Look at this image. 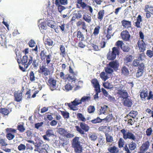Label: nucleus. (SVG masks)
Wrapping results in <instances>:
<instances>
[{"label":"nucleus","mask_w":153,"mask_h":153,"mask_svg":"<svg viewBox=\"0 0 153 153\" xmlns=\"http://www.w3.org/2000/svg\"><path fill=\"white\" fill-rule=\"evenodd\" d=\"M82 143L79 140V138L76 137L71 141L72 147L74 149L75 152L81 153L82 152Z\"/></svg>","instance_id":"f257e3e1"},{"label":"nucleus","mask_w":153,"mask_h":153,"mask_svg":"<svg viewBox=\"0 0 153 153\" xmlns=\"http://www.w3.org/2000/svg\"><path fill=\"white\" fill-rule=\"evenodd\" d=\"M119 53L118 48L114 47L112 48V51H110L107 54V58L109 60H114L115 59L117 55H118Z\"/></svg>","instance_id":"f03ea898"},{"label":"nucleus","mask_w":153,"mask_h":153,"mask_svg":"<svg viewBox=\"0 0 153 153\" xmlns=\"http://www.w3.org/2000/svg\"><path fill=\"white\" fill-rule=\"evenodd\" d=\"M18 51V50L15 49V53L16 55L17 62L19 64L22 63L23 65H24L25 66L26 65V64L28 62L29 58H28L27 56L25 55L23 56L22 59L21 58V56H20V59H19L20 55L19 53L17 52Z\"/></svg>","instance_id":"7ed1b4c3"},{"label":"nucleus","mask_w":153,"mask_h":153,"mask_svg":"<svg viewBox=\"0 0 153 153\" xmlns=\"http://www.w3.org/2000/svg\"><path fill=\"white\" fill-rule=\"evenodd\" d=\"M120 131L123 134V138L125 140L128 139L135 140L136 139V136L132 133L130 132L126 133V131L124 129L121 130Z\"/></svg>","instance_id":"20e7f679"},{"label":"nucleus","mask_w":153,"mask_h":153,"mask_svg":"<svg viewBox=\"0 0 153 153\" xmlns=\"http://www.w3.org/2000/svg\"><path fill=\"white\" fill-rule=\"evenodd\" d=\"M144 10L146 13V17L147 19H149L151 17V14L153 15V6L146 5Z\"/></svg>","instance_id":"39448f33"},{"label":"nucleus","mask_w":153,"mask_h":153,"mask_svg":"<svg viewBox=\"0 0 153 153\" xmlns=\"http://www.w3.org/2000/svg\"><path fill=\"white\" fill-rule=\"evenodd\" d=\"M39 61L37 59H33L32 56H30L28 59V61L26 64V67L30 66L31 67H37L38 66Z\"/></svg>","instance_id":"423d86ee"},{"label":"nucleus","mask_w":153,"mask_h":153,"mask_svg":"<svg viewBox=\"0 0 153 153\" xmlns=\"http://www.w3.org/2000/svg\"><path fill=\"white\" fill-rule=\"evenodd\" d=\"M139 50L140 52H144L146 50V44L143 40H139L137 43Z\"/></svg>","instance_id":"0eeeda50"},{"label":"nucleus","mask_w":153,"mask_h":153,"mask_svg":"<svg viewBox=\"0 0 153 153\" xmlns=\"http://www.w3.org/2000/svg\"><path fill=\"white\" fill-rule=\"evenodd\" d=\"M48 85L52 91L56 88V81L53 78H51L48 80Z\"/></svg>","instance_id":"6e6552de"},{"label":"nucleus","mask_w":153,"mask_h":153,"mask_svg":"<svg viewBox=\"0 0 153 153\" xmlns=\"http://www.w3.org/2000/svg\"><path fill=\"white\" fill-rule=\"evenodd\" d=\"M112 25L111 24L109 25L108 27L105 30V33L106 34V37L107 38V40L109 39L111 36H113L112 33Z\"/></svg>","instance_id":"1a4fd4ad"},{"label":"nucleus","mask_w":153,"mask_h":153,"mask_svg":"<svg viewBox=\"0 0 153 153\" xmlns=\"http://www.w3.org/2000/svg\"><path fill=\"white\" fill-rule=\"evenodd\" d=\"M122 38L124 41H127L129 40L130 35L127 30H123L121 33Z\"/></svg>","instance_id":"9d476101"},{"label":"nucleus","mask_w":153,"mask_h":153,"mask_svg":"<svg viewBox=\"0 0 153 153\" xmlns=\"http://www.w3.org/2000/svg\"><path fill=\"white\" fill-rule=\"evenodd\" d=\"M76 25L78 27L85 30L87 32L86 24L85 22L82 21V20L79 21L76 23Z\"/></svg>","instance_id":"9b49d317"},{"label":"nucleus","mask_w":153,"mask_h":153,"mask_svg":"<svg viewBox=\"0 0 153 153\" xmlns=\"http://www.w3.org/2000/svg\"><path fill=\"white\" fill-rule=\"evenodd\" d=\"M149 146V143L148 141L146 142L140 147V153H143L148 149Z\"/></svg>","instance_id":"f8f14e48"},{"label":"nucleus","mask_w":153,"mask_h":153,"mask_svg":"<svg viewBox=\"0 0 153 153\" xmlns=\"http://www.w3.org/2000/svg\"><path fill=\"white\" fill-rule=\"evenodd\" d=\"M122 25L123 27L126 29L131 28V22L130 21L124 19L121 21Z\"/></svg>","instance_id":"ddd939ff"},{"label":"nucleus","mask_w":153,"mask_h":153,"mask_svg":"<svg viewBox=\"0 0 153 153\" xmlns=\"http://www.w3.org/2000/svg\"><path fill=\"white\" fill-rule=\"evenodd\" d=\"M81 11H78L76 13H74L73 14L71 21H75L76 19H79L82 17V14L81 13Z\"/></svg>","instance_id":"4468645a"},{"label":"nucleus","mask_w":153,"mask_h":153,"mask_svg":"<svg viewBox=\"0 0 153 153\" xmlns=\"http://www.w3.org/2000/svg\"><path fill=\"white\" fill-rule=\"evenodd\" d=\"M39 73L45 76L48 75L50 73V71L48 69L46 68H40V69L39 70Z\"/></svg>","instance_id":"2eb2a0df"},{"label":"nucleus","mask_w":153,"mask_h":153,"mask_svg":"<svg viewBox=\"0 0 153 153\" xmlns=\"http://www.w3.org/2000/svg\"><path fill=\"white\" fill-rule=\"evenodd\" d=\"M123 104L125 106L128 107H131L132 104V100L127 97L123 99Z\"/></svg>","instance_id":"dca6fc26"},{"label":"nucleus","mask_w":153,"mask_h":153,"mask_svg":"<svg viewBox=\"0 0 153 153\" xmlns=\"http://www.w3.org/2000/svg\"><path fill=\"white\" fill-rule=\"evenodd\" d=\"M82 19L88 23H90L91 22V16L88 15L87 13H85L83 15Z\"/></svg>","instance_id":"f3484780"},{"label":"nucleus","mask_w":153,"mask_h":153,"mask_svg":"<svg viewBox=\"0 0 153 153\" xmlns=\"http://www.w3.org/2000/svg\"><path fill=\"white\" fill-rule=\"evenodd\" d=\"M108 106L106 105H104L101 107L99 112V114H105L108 113Z\"/></svg>","instance_id":"a211bd4d"},{"label":"nucleus","mask_w":153,"mask_h":153,"mask_svg":"<svg viewBox=\"0 0 153 153\" xmlns=\"http://www.w3.org/2000/svg\"><path fill=\"white\" fill-rule=\"evenodd\" d=\"M117 94L119 95L120 97L123 98V99L126 98L128 97L127 92L125 88Z\"/></svg>","instance_id":"6ab92c4d"},{"label":"nucleus","mask_w":153,"mask_h":153,"mask_svg":"<svg viewBox=\"0 0 153 153\" xmlns=\"http://www.w3.org/2000/svg\"><path fill=\"white\" fill-rule=\"evenodd\" d=\"M60 55L62 57H65L66 56V53L65 51V49L64 46L60 45Z\"/></svg>","instance_id":"aec40b11"},{"label":"nucleus","mask_w":153,"mask_h":153,"mask_svg":"<svg viewBox=\"0 0 153 153\" xmlns=\"http://www.w3.org/2000/svg\"><path fill=\"white\" fill-rule=\"evenodd\" d=\"M110 62L107 65L109 67H118L119 66V63L118 60H115L114 61Z\"/></svg>","instance_id":"412c9836"},{"label":"nucleus","mask_w":153,"mask_h":153,"mask_svg":"<svg viewBox=\"0 0 153 153\" xmlns=\"http://www.w3.org/2000/svg\"><path fill=\"white\" fill-rule=\"evenodd\" d=\"M76 36L77 39L79 41H83L85 39L84 35L80 30L77 31Z\"/></svg>","instance_id":"4be33fe9"},{"label":"nucleus","mask_w":153,"mask_h":153,"mask_svg":"<svg viewBox=\"0 0 153 153\" xmlns=\"http://www.w3.org/2000/svg\"><path fill=\"white\" fill-rule=\"evenodd\" d=\"M105 14V10H102L99 11L97 15V18L100 21H101L103 19Z\"/></svg>","instance_id":"5701e85b"},{"label":"nucleus","mask_w":153,"mask_h":153,"mask_svg":"<svg viewBox=\"0 0 153 153\" xmlns=\"http://www.w3.org/2000/svg\"><path fill=\"white\" fill-rule=\"evenodd\" d=\"M133 59V56L131 55H127L124 58V61L125 63L127 64L131 62Z\"/></svg>","instance_id":"b1692460"},{"label":"nucleus","mask_w":153,"mask_h":153,"mask_svg":"<svg viewBox=\"0 0 153 153\" xmlns=\"http://www.w3.org/2000/svg\"><path fill=\"white\" fill-rule=\"evenodd\" d=\"M81 128L85 132L88 131L89 129V127L87 124L84 123H81L80 124Z\"/></svg>","instance_id":"393cba45"},{"label":"nucleus","mask_w":153,"mask_h":153,"mask_svg":"<svg viewBox=\"0 0 153 153\" xmlns=\"http://www.w3.org/2000/svg\"><path fill=\"white\" fill-rule=\"evenodd\" d=\"M133 65L134 67H144V65L143 63L140 64L139 61L137 59H135L133 63Z\"/></svg>","instance_id":"a878e982"},{"label":"nucleus","mask_w":153,"mask_h":153,"mask_svg":"<svg viewBox=\"0 0 153 153\" xmlns=\"http://www.w3.org/2000/svg\"><path fill=\"white\" fill-rule=\"evenodd\" d=\"M46 22L47 25L48 26L50 27L51 28H53L55 27L56 23L54 21L48 19Z\"/></svg>","instance_id":"bb28decb"},{"label":"nucleus","mask_w":153,"mask_h":153,"mask_svg":"<svg viewBox=\"0 0 153 153\" xmlns=\"http://www.w3.org/2000/svg\"><path fill=\"white\" fill-rule=\"evenodd\" d=\"M47 52L45 50H42L41 51L40 54V56L42 60H45L48 55H47Z\"/></svg>","instance_id":"cd10ccee"},{"label":"nucleus","mask_w":153,"mask_h":153,"mask_svg":"<svg viewBox=\"0 0 153 153\" xmlns=\"http://www.w3.org/2000/svg\"><path fill=\"white\" fill-rule=\"evenodd\" d=\"M89 139L92 141H95L97 138V134L94 133H91L89 134Z\"/></svg>","instance_id":"c85d7f7f"},{"label":"nucleus","mask_w":153,"mask_h":153,"mask_svg":"<svg viewBox=\"0 0 153 153\" xmlns=\"http://www.w3.org/2000/svg\"><path fill=\"white\" fill-rule=\"evenodd\" d=\"M137 114L138 112L137 111H132L127 115V117H130L134 119L136 117Z\"/></svg>","instance_id":"c756f323"},{"label":"nucleus","mask_w":153,"mask_h":153,"mask_svg":"<svg viewBox=\"0 0 153 153\" xmlns=\"http://www.w3.org/2000/svg\"><path fill=\"white\" fill-rule=\"evenodd\" d=\"M114 88L115 90L118 91L117 94L125 88V87L123 85H115L114 86Z\"/></svg>","instance_id":"7c9ffc66"},{"label":"nucleus","mask_w":153,"mask_h":153,"mask_svg":"<svg viewBox=\"0 0 153 153\" xmlns=\"http://www.w3.org/2000/svg\"><path fill=\"white\" fill-rule=\"evenodd\" d=\"M108 150L110 153H117L118 152L117 148L115 146L109 147L108 149Z\"/></svg>","instance_id":"2f4dec72"},{"label":"nucleus","mask_w":153,"mask_h":153,"mask_svg":"<svg viewBox=\"0 0 153 153\" xmlns=\"http://www.w3.org/2000/svg\"><path fill=\"white\" fill-rule=\"evenodd\" d=\"M15 100L17 102H20L22 100V93H17L15 95Z\"/></svg>","instance_id":"473e14b6"},{"label":"nucleus","mask_w":153,"mask_h":153,"mask_svg":"<svg viewBox=\"0 0 153 153\" xmlns=\"http://www.w3.org/2000/svg\"><path fill=\"white\" fill-rule=\"evenodd\" d=\"M148 95V93L147 91H142L140 92V97L143 100V99H145L146 97H147Z\"/></svg>","instance_id":"72a5a7b5"},{"label":"nucleus","mask_w":153,"mask_h":153,"mask_svg":"<svg viewBox=\"0 0 153 153\" xmlns=\"http://www.w3.org/2000/svg\"><path fill=\"white\" fill-rule=\"evenodd\" d=\"M11 111V109L8 110L6 108H1L0 109V112L4 115H7L9 112Z\"/></svg>","instance_id":"f704fd0d"},{"label":"nucleus","mask_w":153,"mask_h":153,"mask_svg":"<svg viewBox=\"0 0 153 153\" xmlns=\"http://www.w3.org/2000/svg\"><path fill=\"white\" fill-rule=\"evenodd\" d=\"M67 0H56L55 1V4L56 5H59V4L66 5L67 4Z\"/></svg>","instance_id":"c9c22d12"},{"label":"nucleus","mask_w":153,"mask_h":153,"mask_svg":"<svg viewBox=\"0 0 153 153\" xmlns=\"http://www.w3.org/2000/svg\"><path fill=\"white\" fill-rule=\"evenodd\" d=\"M137 144L133 141L131 142L128 145L129 149L132 151L134 150L136 148Z\"/></svg>","instance_id":"e433bc0d"},{"label":"nucleus","mask_w":153,"mask_h":153,"mask_svg":"<svg viewBox=\"0 0 153 153\" xmlns=\"http://www.w3.org/2000/svg\"><path fill=\"white\" fill-rule=\"evenodd\" d=\"M113 69L116 70L118 69L117 68H106L105 71L107 74H110L113 72Z\"/></svg>","instance_id":"4c0bfd02"},{"label":"nucleus","mask_w":153,"mask_h":153,"mask_svg":"<svg viewBox=\"0 0 153 153\" xmlns=\"http://www.w3.org/2000/svg\"><path fill=\"white\" fill-rule=\"evenodd\" d=\"M122 51L125 52L127 53L129 52L130 48L129 46L127 45H124L121 48Z\"/></svg>","instance_id":"58836bf2"},{"label":"nucleus","mask_w":153,"mask_h":153,"mask_svg":"<svg viewBox=\"0 0 153 153\" xmlns=\"http://www.w3.org/2000/svg\"><path fill=\"white\" fill-rule=\"evenodd\" d=\"M30 80L32 82H37L36 81V79L37 78H35L34 76V74L33 71L30 72Z\"/></svg>","instance_id":"ea45409f"},{"label":"nucleus","mask_w":153,"mask_h":153,"mask_svg":"<svg viewBox=\"0 0 153 153\" xmlns=\"http://www.w3.org/2000/svg\"><path fill=\"white\" fill-rule=\"evenodd\" d=\"M122 72L124 76H127L129 75V71L126 68H122Z\"/></svg>","instance_id":"a19ab883"},{"label":"nucleus","mask_w":153,"mask_h":153,"mask_svg":"<svg viewBox=\"0 0 153 153\" xmlns=\"http://www.w3.org/2000/svg\"><path fill=\"white\" fill-rule=\"evenodd\" d=\"M77 117L78 119L83 122H85L86 119L83 114L80 113H78L77 114Z\"/></svg>","instance_id":"79ce46f5"},{"label":"nucleus","mask_w":153,"mask_h":153,"mask_svg":"<svg viewBox=\"0 0 153 153\" xmlns=\"http://www.w3.org/2000/svg\"><path fill=\"white\" fill-rule=\"evenodd\" d=\"M43 142L42 140H39L38 142H35L34 146L36 149H38L39 147H40L42 145Z\"/></svg>","instance_id":"37998d69"},{"label":"nucleus","mask_w":153,"mask_h":153,"mask_svg":"<svg viewBox=\"0 0 153 153\" xmlns=\"http://www.w3.org/2000/svg\"><path fill=\"white\" fill-rule=\"evenodd\" d=\"M143 72V68H140L137 71L136 74V76L137 77H139L142 76Z\"/></svg>","instance_id":"c03bdc74"},{"label":"nucleus","mask_w":153,"mask_h":153,"mask_svg":"<svg viewBox=\"0 0 153 153\" xmlns=\"http://www.w3.org/2000/svg\"><path fill=\"white\" fill-rule=\"evenodd\" d=\"M100 76V77L104 81L106 80L108 78L107 74L104 72H101Z\"/></svg>","instance_id":"a18cd8bd"},{"label":"nucleus","mask_w":153,"mask_h":153,"mask_svg":"<svg viewBox=\"0 0 153 153\" xmlns=\"http://www.w3.org/2000/svg\"><path fill=\"white\" fill-rule=\"evenodd\" d=\"M71 103L74 105L76 106L82 104L80 100L78 98L75 99L73 101L71 102Z\"/></svg>","instance_id":"49530a36"},{"label":"nucleus","mask_w":153,"mask_h":153,"mask_svg":"<svg viewBox=\"0 0 153 153\" xmlns=\"http://www.w3.org/2000/svg\"><path fill=\"white\" fill-rule=\"evenodd\" d=\"M61 114L65 119H68L70 117V114L66 111H61Z\"/></svg>","instance_id":"de8ad7c7"},{"label":"nucleus","mask_w":153,"mask_h":153,"mask_svg":"<svg viewBox=\"0 0 153 153\" xmlns=\"http://www.w3.org/2000/svg\"><path fill=\"white\" fill-rule=\"evenodd\" d=\"M147 56L149 58H151L153 56V48H152V50H147L146 52Z\"/></svg>","instance_id":"09e8293b"},{"label":"nucleus","mask_w":153,"mask_h":153,"mask_svg":"<svg viewBox=\"0 0 153 153\" xmlns=\"http://www.w3.org/2000/svg\"><path fill=\"white\" fill-rule=\"evenodd\" d=\"M58 132L60 135L64 136L66 134L67 131L64 128H60L58 130Z\"/></svg>","instance_id":"8fccbe9b"},{"label":"nucleus","mask_w":153,"mask_h":153,"mask_svg":"<svg viewBox=\"0 0 153 153\" xmlns=\"http://www.w3.org/2000/svg\"><path fill=\"white\" fill-rule=\"evenodd\" d=\"M91 100V97L90 96H84L82 97L80 100L82 103V102H88Z\"/></svg>","instance_id":"3c124183"},{"label":"nucleus","mask_w":153,"mask_h":153,"mask_svg":"<svg viewBox=\"0 0 153 153\" xmlns=\"http://www.w3.org/2000/svg\"><path fill=\"white\" fill-rule=\"evenodd\" d=\"M100 29V27L99 26H97L95 28L93 33L94 36H96L98 35L99 33Z\"/></svg>","instance_id":"603ef678"},{"label":"nucleus","mask_w":153,"mask_h":153,"mask_svg":"<svg viewBox=\"0 0 153 153\" xmlns=\"http://www.w3.org/2000/svg\"><path fill=\"white\" fill-rule=\"evenodd\" d=\"M45 44L49 46H52L53 44V41L50 38H48L45 41Z\"/></svg>","instance_id":"864d4df0"},{"label":"nucleus","mask_w":153,"mask_h":153,"mask_svg":"<svg viewBox=\"0 0 153 153\" xmlns=\"http://www.w3.org/2000/svg\"><path fill=\"white\" fill-rule=\"evenodd\" d=\"M113 117L112 115L111 114H108L105 118L102 119L103 120L106 121L107 122H109L112 119Z\"/></svg>","instance_id":"5fc2aeb1"},{"label":"nucleus","mask_w":153,"mask_h":153,"mask_svg":"<svg viewBox=\"0 0 153 153\" xmlns=\"http://www.w3.org/2000/svg\"><path fill=\"white\" fill-rule=\"evenodd\" d=\"M105 136L106 137V140L107 142H112L113 141V138L112 136H110L108 134H106Z\"/></svg>","instance_id":"6e6d98bb"},{"label":"nucleus","mask_w":153,"mask_h":153,"mask_svg":"<svg viewBox=\"0 0 153 153\" xmlns=\"http://www.w3.org/2000/svg\"><path fill=\"white\" fill-rule=\"evenodd\" d=\"M6 43L5 37L4 35L0 36V43L1 45H4Z\"/></svg>","instance_id":"4d7b16f0"},{"label":"nucleus","mask_w":153,"mask_h":153,"mask_svg":"<svg viewBox=\"0 0 153 153\" xmlns=\"http://www.w3.org/2000/svg\"><path fill=\"white\" fill-rule=\"evenodd\" d=\"M68 105L71 108V110H72L73 111H76L78 110V108L76 107L75 106L76 105H75L73 104L72 103H68Z\"/></svg>","instance_id":"13d9d810"},{"label":"nucleus","mask_w":153,"mask_h":153,"mask_svg":"<svg viewBox=\"0 0 153 153\" xmlns=\"http://www.w3.org/2000/svg\"><path fill=\"white\" fill-rule=\"evenodd\" d=\"M95 110V107L93 106H90L88 109V111L89 113H93L94 111Z\"/></svg>","instance_id":"bf43d9fd"},{"label":"nucleus","mask_w":153,"mask_h":153,"mask_svg":"<svg viewBox=\"0 0 153 153\" xmlns=\"http://www.w3.org/2000/svg\"><path fill=\"white\" fill-rule=\"evenodd\" d=\"M103 121L102 119H101L99 117H97L96 119L91 120V122L92 123H96L101 122Z\"/></svg>","instance_id":"052dcab7"},{"label":"nucleus","mask_w":153,"mask_h":153,"mask_svg":"<svg viewBox=\"0 0 153 153\" xmlns=\"http://www.w3.org/2000/svg\"><path fill=\"white\" fill-rule=\"evenodd\" d=\"M18 149L20 151H24L26 149V146L23 144H21L18 146Z\"/></svg>","instance_id":"680f3d73"},{"label":"nucleus","mask_w":153,"mask_h":153,"mask_svg":"<svg viewBox=\"0 0 153 153\" xmlns=\"http://www.w3.org/2000/svg\"><path fill=\"white\" fill-rule=\"evenodd\" d=\"M46 134L48 137H50L52 135H54V133L52 130H48L46 131Z\"/></svg>","instance_id":"e2e57ef3"},{"label":"nucleus","mask_w":153,"mask_h":153,"mask_svg":"<svg viewBox=\"0 0 153 153\" xmlns=\"http://www.w3.org/2000/svg\"><path fill=\"white\" fill-rule=\"evenodd\" d=\"M150 99H152L153 101V92L150 91L149 92V95H148L147 100H149Z\"/></svg>","instance_id":"0e129e2a"},{"label":"nucleus","mask_w":153,"mask_h":153,"mask_svg":"<svg viewBox=\"0 0 153 153\" xmlns=\"http://www.w3.org/2000/svg\"><path fill=\"white\" fill-rule=\"evenodd\" d=\"M65 88H63L64 90H66L67 91H68L71 90L72 88V87L70 84H67L64 87Z\"/></svg>","instance_id":"69168bd1"},{"label":"nucleus","mask_w":153,"mask_h":153,"mask_svg":"<svg viewBox=\"0 0 153 153\" xmlns=\"http://www.w3.org/2000/svg\"><path fill=\"white\" fill-rule=\"evenodd\" d=\"M91 82L93 84L94 87L100 85L98 81L96 79H93Z\"/></svg>","instance_id":"338daca9"},{"label":"nucleus","mask_w":153,"mask_h":153,"mask_svg":"<svg viewBox=\"0 0 153 153\" xmlns=\"http://www.w3.org/2000/svg\"><path fill=\"white\" fill-rule=\"evenodd\" d=\"M17 128L18 129L22 132H24L25 130V128L24 126L21 124L18 125Z\"/></svg>","instance_id":"774afa93"}]
</instances>
